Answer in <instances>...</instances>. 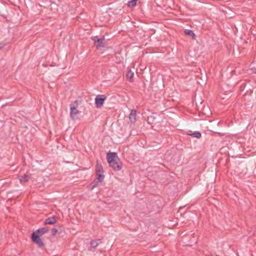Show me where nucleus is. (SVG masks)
<instances>
[{"label": "nucleus", "instance_id": "5", "mask_svg": "<svg viewBox=\"0 0 256 256\" xmlns=\"http://www.w3.org/2000/svg\"><path fill=\"white\" fill-rule=\"evenodd\" d=\"M106 96L103 94H98L95 98V104L97 108H100L106 100Z\"/></svg>", "mask_w": 256, "mask_h": 256}, {"label": "nucleus", "instance_id": "20", "mask_svg": "<svg viewBox=\"0 0 256 256\" xmlns=\"http://www.w3.org/2000/svg\"><path fill=\"white\" fill-rule=\"evenodd\" d=\"M6 105V104H5V105H2V107Z\"/></svg>", "mask_w": 256, "mask_h": 256}, {"label": "nucleus", "instance_id": "19", "mask_svg": "<svg viewBox=\"0 0 256 256\" xmlns=\"http://www.w3.org/2000/svg\"><path fill=\"white\" fill-rule=\"evenodd\" d=\"M251 70L252 72L254 74H256V68H251Z\"/></svg>", "mask_w": 256, "mask_h": 256}, {"label": "nucleus", "instance_id": "16", "mask_svg": "<svg viewBox=\"0 0 256 256\" xmlns=\"http://www.w3.org/2000/svg\"><path fill=\"white\" fill-rule=\"evenodd\" d=\"M90 246H91L92 248H95L98 246V244L96 242V241L94 240H92L90 242Z\"/></svg>", "mask_w": 256, "mask_h": 256}, {"label": "nucleus", "instance_id": "6", "mask_svg": "<svg viewBox=\"0 0 256 256\" xmlns=\"http://www.w3.org/2000/svg\"><path fill=\"white\" fill-rule=\"evenodd\" d=\"M57 222V218L56 216L48 217L44 222V224H54Z\"/></svg>", "mask_w": 256, "mask_h": 256}, {"label": "nucleus", "instance_id": "7", "mask_svg": "<svg viewBox=\"0 0 256 256\" xmlns=\"http://www.w3.org/2000/svg\"><path fill=\"white\" fill-rule=\"evenodd\" d=\"M104 172V171L102 165L98 160H97L96 168V176L98 174H101Z\"/></svg>", "mask_w": 256, "mask_h": 256}, {"label": "nucleus", "instance_id": "14", "mask_svg": "<svg viewBox=\"0 0 256 256\" xmlns=\"http://www.w3.org/2000/svg\"><path fill=\"white\" fill-rule=\"evenodd\" d=\"M137 2H138V0H131L128 1L127 3L128 7L132 8V7L136 6Z\"/></svg>", "mask_w": 256, "mask_h": 256}, {"label": "nucleus", "instance_id": "18", "mask_svg": "<svg viewBox=\"0 0 256 256\" xmlns=\"http://www.w3.org/2000/svg\"><path fill=\"white\" fill-rule=\"evenodd\" d=\"M6 46V44L4 42H0V50L2 49Z\"/></svg>", "mask_w": 256, "mask_h": 256}, {"label": "nucleus", "instance_id": "15", "mask_svg": "<svg viewBox=\"0 0 256 256\" xmlns=\"http://www.w3.org/2000/svg\"><path fill=\"white\" fill-rule=\"evenodd\" d=\"M96 179L98 180L100 182H103L104 176V173H102L101 174H98L96 176Z\"/></svg>", "mask_w": 256, "mask_h": 256}, {"label": "nucleus", "instance_id": "4", "mask_svg": "<svg viewBox=\"0 0 256 256\" xmlns=\"http://www.w3.org/2000/svg\"><path fill=\"white\" fill-rule=\"evenodd\" d=\"M74 103L70 105V116L72 120H76L78 118L77 114H80V112L76 108L78 100H75Z\"/></svg>", "mask_w": 256, "mask_h": 256}, {"label": "nucleus", "instance_id": "8", "mask_svg": "<svg viewBox=\"0 0 256 256\" xmlns=\"http://www.w3.org/2000/svg\"><path fill=\"white\" fill-rule=\"evenodd\" d=\"M136 111L135 110H132L130 111V113L129 115V119L132 122H135L136 120Z\"/></svg>", "mask_w": 256, "mask_h": 256}, {"label": "nucleus", "instance_id": "13", "mask_svg": "<svg viewBox=\"0 0 256 256\" xmlns=\"http://www.w3.org/2000/svg\"><path fill=\"white\" fill-rule=\"evenodd\" d=\"M102 182H100L98 180H94L90 184L92 188L93 189L94 188L100 185V183H102Z\"/></svg>", "mask_w": 256, "mask_h": 256}, {"label": "nucleus", "instance_id": "2", "mask_svg": "<svg viewBox=\"0 0 256 256\" xmlns=\"http://www.w3.org/2000/svg\"><path fill=\"white\" fill-rule=\"evenodd\" d=\"M48 231L49 229L46 227L38 228L31 234V239L32 242L40 248L44 247V243L40 238L44 234L48 232Z\"/></svg>", "mask_w": 256, "mask_h": 256}, {"label": "nucleus", "instance_id": "1", "mask_svg": "<svg viewBox=\"0 0 256 256\" xmlns=\"http://www.w3.org/2000/svg\"><path fill=\"white\" fill-rule=\"evenodd\" d=\"M106 158L110 166L114 170L118 171L122 169V164L116 152H108Z\"/></svg>", "mask_w": 256, "mask_h": 256}, {"label": "nucleus", "instance_id": "17", "mask_svg": "<svg viewBox=\"0 0 256 256\" xmlns=\"http://www.w3.org/2000/svg\"><path fill=\"white\" fill-rule=\"evenodd\" d=\"M57 232H58L57 228H52L51 236H54L56 234Z\"/></svg>", "mask_w": 256, "mask_h": 256}, {"label": "nucleus", "instance_id": "11", "mask_svg": "<svg viewBox=\"0 0 256 256\" xmlns=\"http://www.w3.org/2000/svg\"><path fill=\"white\" fill-rule=\"evenodd\" d=\"M18 178H19V180L20 182H28L30 178V177L29 176L26 175V174L22 175V176H18Z\"/></svg>", "mask_w": 256, "mask_h": 256}, {"label": "nucleus", "instance_id": "10", "mask_svg": "<svg viewBox=\"0 0 256 256\" xmlns=\"http://www.w3.org/2000/svg\"><path fill=\"white\" fill-rule=\"evenodd\" d=\"M134 75V72H132L130 70H128L126 74V76L130 82H134V79H133Z\"/></svg>", "mask_w": 256, "mask_h": 256}, {"label": "nucleus", "instance_id": "3", "mask_svg": "<svg viewBox=\"0 0 256 256\" xmlns=\"http://www.w3.org/2000/svg\"><path fill=\"white\" fill-rule=\"evenodd\" d=\"M92 40L94 41V44L98 50H101L104 46V36H102L101 38H98V36L92 37Z\"/></svg>", "mask_w": 256, "mask_h": 256}, {"label": "nucleus", "instance_id": "12", "mask_svg": "<svg viewBox=\"0 0 256 256\" xmlns=\"http://www.w3.org/2000/svg\"><path fill=\"white\" fill-rule=\"evenodd\" d=\"M188 135L196 138H200L202 136V134L200 132L196 131L194 132L188 134Z\"/></svg>", "mask_w": 256, "mask_h": 256}, {"label": "nucleus", "instance_id": "9", "mask_svg": "<svg viewBox=\"0 0 256 256\" xmlns=\"http://www.w3.org/2000/svg\"><path fill=\"white\" fill-rule=\"evenodd\" d=\"M184 33L186 35L191 36L192 39H196V34L192 30L186 29L184 30Z\"/></svg>", "mask_w": 256, "mask_h": 256}]
</instances>
